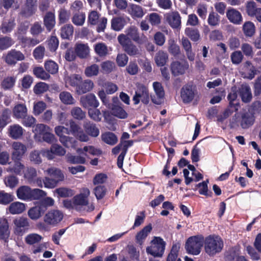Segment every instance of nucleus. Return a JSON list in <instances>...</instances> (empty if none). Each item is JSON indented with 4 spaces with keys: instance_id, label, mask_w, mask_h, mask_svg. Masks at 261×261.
Here are the masks:
<instances>
[{
    "instance_id": "obj_1",
    "label": "nucleus",
    "mask_w": 261,
    "mask_h": 261,
    "mask_svg": "<svg viewBox=\"0 0 261 261\" xmlns=\"http://www.w3.org/2000/svg\"><path fill=\"white\" fill-rule=\"evenodd\" d=\"M254 121L253 114L249 111H245L235 114L230 120L229 126L231 128H235L240 125L242 128L245 129L251 126Z\"/></svg>"
},
{
    "instance_id": "obj_2",
    "label": "nucleus",
    "mask_w": 261,
    "mask_h": 261,
    "mask_svg": "<svg viewBox=\"0 0 261 261\" xmlns=\"http://www.w3.org/2000/svg\"><path fill=\"white\" fill-rule=\"evenodd\" d=\"M90 195V191L87 188H82L80 190L78 194L73 197L72 200H74L75 205V210L81 212L84 210V206H87L86 211L91 212L94 210L93 204H89V197Z\"/></svg>"
},
{
    "instance_id": "obj_3",
    "label": "nucleus",
    "mask_w": 261,
    "mask_h": 261,
    "mask_svg": "<svg viewBox=\"0 0 261 261\" xmlns=\"http://www.w3.org/2000/svg\"><path fill=\"white\" fill-rule=\"evenodd\" d=\"M224 246L222 239L218 236L210 235L204 241L205 252L210 256H213L220 253Z\"/></svg>"
},
{
    "instance_id": "obj_4",
    "label": "nucleus",
    "mask_w": 261,
    "mask_h": 261,
    "mask_svg": "<svg viewBox=\"0 0 261 261\" xmlns=\"http://www.w3.org/2000/svg\"><path fill=\"white\" fill-rule=\"evenodd\" d=\"M118 41L123 50L129 56L139 57L141 55V49L130 40L125 35L121 34L118 36Z\"/></svg>"
},
{
    "instance_id": "obj_5",
    "label": "nucleus",
    "mask_w": 261,
    "mask_h": 261,
    "mask_svg": "<svg viewBox=\"0 0 261 261\" xmlns=\"http://www.w3.org/2000/svg\"><path fill=\"white\" fill-rule=\"evenodd\" d=\"M56 135L59 137L60 142L66 147L74 148L76 141L72 137L65 136L64 134L69 135L70 131L68 128L62 125H58L54 129Z\"/></svg>"
},
{
    "instance_id": "obj_6",
    "label": "nucleus",
    "mask_w": 261,
    "mask_h": 261,
    "mask_svg": "<svg viewBox=\"0 0 261 261\" xmlns=\"http://www.w3.org/2000/svg\"><path fill=\"white\" fill-rule=\"evenodd\" d=\"M166 243L160 237H154L149 246L146 248V252L154 257H162L165 249Z\"/></svg>"
},
{
    "instance_id": "obj_7",
    "label": "nucleus",
    "mask_w": 261,
    "mask_h": 261,
    "mask_svg": "<svg viewBox=\"0 0 261 261\" xmlns=\"http://www.w3.org/2000/svg\"><path fill=\"white\" fill-rule=\"evenodd\" d=\"M202 239L198 237L193 236L189 238L186 242L185 248L187 251L193 255L199 254L202 246Z\"/></svg>"
},
{
    "instance_id": "obj_8",
    "label": "nucleus",
    "mask_w": 261,
    "mask_h": 261,
    "mask_svg": "<svg viewBox=\"0 0 261 261\" xmlns=\"http://www.w3.org/2000/svg\"><path fill=\"white\" fill-rule=\"evenodd\" d=\"M133 100L135 105H138L140 100L144 104L148 103L149 95L147 88L142 84H138Z\"/></svg>"
},
{
    "instance_id": "obj_9",
    "label": "nucleus",
    "mask_w": 261,
    "mask_h": 261,
    "mask_svg": "<svg viewBox=\"0 0 261 261\" xmlns=\"http://www.w3.org/2000/svg\"><path fill=\"white\" fill-rule=\"evenodd\" d=\"M23 177L29 184L35 185L40 188L43 187L41 177H37V172L34 168L28 167L23 171Z\"/></svg>"
},
{
    "instance_id": "obj_10",
    "label": "nucleus",
    "mask_w": 261,
    "mask_h": 261,
    "mask_svg": "<svg viewBox=\"0 0 261 261\" xmlns=\"http://www.w3.org/2000/svg\"><path fill=\"white\" fill-rule=\"evenodd\" d=\"M63 218V214L59 210H51L47 212L44 217V221L47 225L56 226Z\"/></svg>"
},
{
    "instance_id": "obj_11",
    "label": "nucleus",
    "mask_w": 261,
    "mask_h": 261,
    "mask_svg": "<svg viewBox=\"0 0 261 261\" xmlns=\"http://www.w3.org/2000/svg\"><path fill=\"white\" fill-rule=\"evenodd\" d=\"M14 232L18 235H22L29 228L30 223L27 218L18 217L13 220Z\"/></svg>"
},
{
    "instance_id": "obj_12",
    "label": "nucleus",
    "mask_w": 261,
    "mask_h": 261,
    "mask_svg": "<svg viewBox=\"0 0 261 261\" xmlns=\"http://www.w3.org/2000/svg\"><path fill=\"white\" fill-rule=\"evenodd\" d=\"M70 132L81 142H88L90 138L82 128L73 120L69 121Z\"/></svg>"
},
{
    "instance_id": "obj_13",
    "label": "nucleus",
    "mask_w": 261,
    "mask_h": 261,
    "mask_svg": "<svg viewBox=\"0 0 261 261\" xmlns=\"http://www.w3.org/2000/svg\"><path fill=\"white\" fill-rule=\"evenodd\" d=\"M165 18L168 23L173 29H179L181 27V20L180 14L177 11L167 13Z\"/></svg>"
},
{
    "instance_id": "obj_14",
    "label": "nucleus",
    "mask_w": 261,
    "mask_h": 261,
    "mask_svg": "<svg viewBox=\"0 0 261 261\" xmlns=\"http://www.w3.org/2000/svg\"><path fill=\"white\" fill-rule=\"evenodd\" d=\"M12 158L13 160H20L27 151L26 146L19 142H14L12 144Z\"/></svg>"
},
{
    "instance_id": "obj_15",
    "label": "nucleus",
    "mask_w": 261,
    "mask_h": 261,
    "mask_svg": "<svg viewBox=\"0 0 261 261\" xmlns=\"http://www.w3.org/2000/svg\"><path fill=\"white\" fill-rule=\"evenodd\" d=\"M256 70L250 61H246L242 65V76L249 80L253 79L256 74Z\"/></svg>"
},
{
    "instance_id": "obj_16",
    "label": "nucleus",
    "mask_w": 261,
    "mask_h": 261,
    "mask_svg": "<svg viewBox=\"0 0 261 261\" xmlns=\"http://www.w3.org/2000/svg\"><path fill=\"white\" fill-rule=\"evenodd\" d=\"M6 62L9 64H15L17 61H21L24 59V55L20 51L14 49L9 51L4 57Z\"/></svg>"
},
{
    "instance_id": "obj_17",
    "label": "nucleus",
    "mask_w": 261,
    "mask_h": 261,
    "mask_svg": "<svg viewBox=\"0 0 261 261\" xmlns=\"http://www.w3.org/2000/svg\"><path fill=\"white\" fill-rule=\"evenodd\" d=\"M24 129L18 124L10 125L7 130L8 135L14 140L20 139L24 133Z\"/></svg>"
},
{
    "instance_id": "obj_18",
    "label": "nucleus",
    "mask_w": 261,
    "mask_h": 261,
    "mask_svg": "<svg viewBox=\"0 0 261 261\" xmlns=\"http://www.w3.org/2000/svg\"><path fill=\"white\" fill-rule=\"evenodd\" d=\"M81 105L84 108H87L89 107L97 108L99 106V102L95 95L89 94L82 96L80 98Z\"/></svg>"
},
{
    "instance_id": "obj_19",
    "label": "nucleus",
    "mask_w": 261,
    "mask_h": 261,
    "mask_svg": "<svg viewBox=\"0 0 261 261\" xmlns=\"http://www.w3.org/2000/svg\"><path fill=\"white\" fill-rule=\"evenodd\" d=\"M153 87L157 97L151 96L152 101L155 104L160 105L165 94L163 88L162 84L157 82L153 83Z\"/></svg>"
},
{
    "instance_id": "obj_20",
    "label": "nucleus",
    "mask_w": 261,
    "mask_h": 261,
    "mask_svg": "<svg viewBox=\"0 0 261 261\" xmlns=\"http://www.w3.org/2000/svg\"><path fill=\"white\" fill-rule=\"evenodd\" d=\"M181 45L185 51L188 59L191 61L195 59V54L193 51L191 43L186 37H182L180 41Z\"/></svg>"
},
{
    "instance_id": "obj_21",
    "label": "nucleus",
    "mask_w": 261,
    "mask_h": 261,
    "mask_svg": "<svg viewBox=\"0 0 261 261\" xmlns=\"http://www.w3.org/2000/svg\"><path fill=\"white\" fill-rule=\"evenodd\" d=\"M188 68L189 65L187 62L181 63L178 61H175L171 65L172 73L175 76L184 74Z\"/></svg>"
},
{
    "instance_id": "obj_22",
    "label": "nucleus",
    "mask_w": 261,
    "mask_h": 261,
    "mask_svg": "<svg viewBox=\"0 0 261 261\" xmlns=\"http://www.w3.org/2000/svg\"><path fill=\"white\" fill-rule=\"evenodd\" d=\"M45 212V207L39 204L29 209L28 215L31 219L36 220L41 218Z\"/></svg>"
},
{
    "instance_id": "obj_23",
    "label": "nucleus",
    "mask_w": 261,
    "mask_h": 261,
    "mask_svg": "<svg viewBox=\"0 0 261 261\" xmlns=\"http://www.w3.org/2000/svg\"><path fill=\"white\" fill-rule=\"evenodd\" d=\"M12 114L16 119H21L27 116L28 109L25 105L23 103H17L12 109Z\"/></svg>"
},
{
    "instance_id": "obj_24",
    "label": "nucleus",
    "mask_w": 261,
    "mask_h": 261,
    "mask_svg": "<svg viewBox=\"0 0 261 261\" xmlns=\"http://www.w3.org/2000/svg\"><path fill=\"white\" fill-rule=\"evenodd\" d=\"M226 17L231 22L236 24H240L242 22L241 14L233 8L229 9L227 11Z\"/></svg>"
},
{
    "instance_id": "obj_25",
    "label": "nucleus",
    "mask_w": 261,
    "mask_h": 261,
    "mask_svg": "<svg viewBox=\"0 0 261 261\" xmlns=\"http://www.w3.org/2000/svg\"><path fill=\"white\" fill-rule=\"evenodd\" d=\"M83 127L85 131V134L88 136L92 137H97L99 135V129L96 125L89 121H86L84 123Z\"/></svg>"
},
{
    "instance_id": "obj_26",
    "label": "nucleus",
    "mask_w": 261,
    "mask_h": 261,
    "mask_svg": "<svg viewBox=\"0 0 261 261\" xmlns=\"http://www.w3.org/2000/svg\"><path fill=\"white\" fill-rule=\"evenodd\" d=\"M9 223L5 218L0 219V239L6 241L10 236Z\"/></svg>"
},
{
    "instance_id": "obj_27",
    "label": "nucleus",
    "mask_w": 261,
    "mask_h": 261,
    "mask_svg": "<svg viewBox=\"0 0 261 261\" xmlns=\"http://www.w3.org/2000/svg\"><path fill=\"white\" fill-rule=\"evenodd\" d=\"M93 87V82L90 80H86L81 82L76 88V91L78 94H82L91 91Z\"/></svg>"
},
{
    "instance_id": "obj_28",
    "label": "nucleus",
    "mask_w": 261,
    "mask_h": 261,
    "mask_svg": "<svg viewBox=\"0 0 261 261\" xmlns=\"http://www.w3.org/2000/svg\"><path fill=\"white\" fill-rule=\"evenodd\" d=\"M195 95L193 88L190 86L184 87L181 91V97L185 103L191 101Z\"/></svg>"
},
{
    "instance_id": "obj_29",
    "label": "nucleus",
    "mask_w": 261,
    "mask_h": 261,
    "mask_svg": "<svg viewBox=\"0 0 261 261\" xmlns=\"http://www.w3.org/2000/svg\"><path fill=\"white\" fill-rule=\"evenodd\" d=\"M239 95L242 101L249 102L252 99V93L250 87L247 85H242L239 88Z\"/></svg>"
},
{
    "instance_id": "obj_30",
    "label": "nucleus",
    "mask_w": 261,
    "mask_h": 261,
    "mask_svg": "<svg viewBox=\"0 0 261 261\" xmlns=\"http://www.w3.org/2000/svg\"><path fill=\"white\" fill-rule=\"evenodd\" d=\"M75 52L79 57L85 59L89 56L90 48L87 44L79 43L75 45Z\"/></svg>"
},
{
    "instance_id": "obj_31",
    "label": "nucleus",
    "mask_w": 261,
    "mask_h": 261,
    "mask_svg": "<svg viewBox=\"0 0 261 261\" xmlns=\"http://www.w3.org/2000/svg\"><path fill=\"white\" fill-rule=\"evenodd\" d=\"M37 0H27L25 6L22 10V14L25 17L32 15L36 10Z\"/></svg>"
},
{
    "instance_id": "obj_32",
    "label": "nucleus",
    "mask_w": 261,
    "mask_h": 261,
    "mask_svg": "<svg viewBox=\"0 0 261 261\" xmlns=\"http://www.w3.org/2000/svg\"><path fill=\"white\" fill-rule=\"evenodd\" d=\"M48 175L53 177L59 182L64 180V175L62 171L56 167H51L47 169L45 171Z\"/></svg>"
},
{
    "instance_id": "obj_33",
    "label": "nucleus",
    "mask_w": 261,
    "mask_h": 261,
    "mask_svg": "<svg viewBox=\"0 0 261 261\" xmlns=\"http://www.w3.org/2000/svg\"><path fill=\"white\" fill-rule=\"evenodd\" d=\"M31 189L27 186L20 187L17 190L18 198L23 200H30Z\"/></svg>"
},
{
    "instance_id": "obj_34",
    "label": "nucleus",
    "mask_w": 261,
    "mask_h": 261,
    "mask_svg": "<svg viewBox=\"0 0 261 261\" xmlns=\"http://www.w3.org/2000/svg\"><path fill=\"white\" fill-rule=\"evenodd\" d=\"M125 24V19L121 16L115 17L111 21V28L115 31L121 30Z\"/></svg>"
},
{
    "instance_id": "obj_35",
    "label": "nucleus",
    "mask_w": 261,
    "mask_h": 261,
    "mask_svg": "<svg viewBox=\"0 0 261 261\" xmlns=\"http://www.w3.org/2000/svg\"><path fill=\"white\" fill-rule=\"evenodd\" d=\"M152 230V226L149 224L139 231L136 236V240L137 243L142 244L144 240L146 238L148 234Z\"/></svg>"
},
{
    "instance_id": "obj_36",
    "label": "nucleus",
    "mask_w": 261,
    "mask_h": 261,
    "mask_svg": "<svg viewBox=\"0 0 261 261\" xmlns=\"http://www.w3.org/2000/svg\"><path fill=\"white\" fill-rule=\"evenodd\" d=\"M25 209V204L20 202L12 203L9 206L8 210L11 214H19L22 213Z\"/></svg>"
},
{
    "instance_id": "obj_37",
    "label": "nucleus",
    "mask_w": 261,
    "mask_h": 261,
    "mask_svg": "<svg viewBox=\"0 0 261 261\" xmlns=\"http://www.w3.org/2000/svg\"><path fill=\"white\" fill-rule=\"evenodd\" d=\"M112 114L120 119H125L128 116L126 111L119 104H116L113 106L112 108Z\"/></svg>"
},
{
    "instance_id": "obj_38",
    "label": "nucleus",
    "mask_w": 261,
    "mask_h": 261,
    "mask_svg": "<svg viewBox=\"0 0 261 261\" xmlns=\"http://www.w3.org/2000/svg\"><path fill=\"white\" fill-rule=\"evenodd\" d=\"M56 23L55 14L52 12H48L44 17V24L47 30L50 31Z\"/></svg>"
},
{
    "instance_id": "obj_39",
    "label": "nucleus",
    "mask_w": 261,
    "mask_h": 261,
    "mask_svg": "<svg viewBox=\"0 0 261 261\" xmlns=\"http://www.w3.org/2000/svg\"><path fill=\"white\" fill-rule=\"evenodd\" d=\"M101 69L104 74H109L115 70L116 66L113 61L107 60L102 62L100 64Z\"/></svg>"
},
{
    "instance_id": "obj_40",
    "label": "nucleus",
    "mask_w": 261,
    "mask_h": 261,
    "mask_svg": "<svg viewBox=\"0 0 261 261\" xmlns=\"http://www.w3.org/2000/svg\"><path fill=\"white\" fill-rule=\"evenodd\" d=\"M168 59V56L166 52L159 50L155 56L154 61L158 66H163L166 63Z\"/></svg>"
},
{
    "instance_id": "obj_41",
    "label": "nucleus",
    "mask_w": 261,
    "mask_h": 261,
    "mask_svg": "<svg viewBox=\"0 0 261 261\" xmlns=\"http://www.w3.org/2000/svg\"><path fill=\"white\" fill-rule=\"evenodd\" d=\"M185 34L192 41L194 42L198 41L200 38L199 31L196 29L186 28L185 30Z\"/></svg>"
},
{
    "instance_id": "obj_42",
    "label": "nucleus",
    "mask_w": 261,
    "mask_h": 261,
    "mask_svg": "<svg viewBox=\"0 0 261 261\" xmlns=\"http://www.w3.org/2000/svg\"><path fill=\"white\" fill-rule=\"evenodd\" d=\"M76 151L79 154L86 155V152H89L93 155H99L102 152L101 150L96 148L92 146H85L83 149L78 148Z\"/></svg>"
},
{
    "instance_id": "obj_43",
    "label": "nucleus",
    "mask_w": 261,
    "mask_h": 261,
    "mask_svg": "<svg viewBox=\"0 0 261 261\" xmlns=\"http://www.w3.org/2000/svg\"><path fill=\"white\" fill-rule=\"evenodd\" d=\"M129 14L133 18H141L143 17L145 13L143 9L137 5H132L130 6Z\"/></svg>"
},
{
    "instance_id": "obj_44",
    "label": "nucleus",
    "mask_w": 261,
    "mask_h": 261,
    "mask_svg": "<svg viewBox=\"0 0 261 261\" xmlns=\"http://www.w3.org/2000/svg\"><path fill=\"white\" fill-rule=\"evenodd\" d=\"M168 50L173 56H176L180 54L179 46L176 44L173 38L169 39L168 41Z\"/></svg>"
},
{
    "instance_id": "obj_45",
    "label": "nucleus",
    "mask_w": 261,
    "mask_h": 261,
    "mask_svg": "<svg viewBox=\"0 0 261 261\" xmlns=\"http://www.w3.org/2000/svg\"><path fill=\"white\" fill-rule=\"evenodd\" d=\"M44 68L48 73L55 74L58 72V65L54 61L47 60L44 62Z\"/></svg>"
},
{
    "instance_id": "obj_46",
    "label": "nucleus",
    "mask_w": 261,
    "mask_h": 261,
    "mask_svg": "<svg viewBox=\"0 0 261 261\" xmlns=\"http://www.w3.org/2000/svg\"><path fill=\"white\" fill-rule=\"evenodd\" d=\"M125 35L128 38H130L135 42L139 43L140 37L138 29L135 26H131L127 28L125 31Z\"/></svg>"
},
{
    "instance_id": "obj_47",
    "label": "nucleus",
    "mask_w": 261,
    "mask_h": 261,
    "mask_svg": "<svg viewBox=\"0 0 261 261\" xmlns=\"http://www.w3.org/2000/svg\"><path fill=\"white\" fill-rule=\"evenodd\" d=\"M101 139L106 143L113 145L118 142V139L115 135L111 132H106L101 135Z\"/></svg>"
},
{
    "instance_id": "obj_48",
    "label": "nucleus",
    "mask_w": 261,
    "mask_h": 261,
    "mask_svg": "<svg viewBox=\"0 0 261 261\" xmlns=\"http://www.w3.org/2000/svg\"><path fill=\"white\" fill-rule=\"evenodd\" d=\"M86 15L83 12H76L71 18L72 23L76 26H82L85 21Z\"/></svg>"
},
{
    "instance_id": "obj_49",
    "label": "nucleus",
    "mask_w": 261,
    "mask_h": 261,
    "mask_svg": "<svg viewBox=\"0 0 261 261\" xmlns=\"http://www.w3.org/2000/svg\"><path fill=\"white\" fill-rule=\"evenodd\" d=\"M73 31L74 28L71 24H66L61 28V36L63 39H69L72 37Z\"/></svg>"
},
{
    "instance_id": "obj_50",
    "label": "nucleus",
    "mask_w": 261,
    "mask_h": 261,
    "mask_svg": "<svg viewBox=\"0 0 261 261\" xmlns=\"http://www.w3.org/2000/svg\"><path fill=\"white\" fill-rule=\"evenodd\" d=\"M33 73L38 78L42 80L49 79L50 76L42 67H35L33 68Z\"/></svg>"
},
{
    "instance_id": "obj_51",
    "label": "nucleus",
    "mask_w": 261,
    "mask_h": 261,
    "mask_svg": "<svg viewBox=\"0 0 261 261\" xmlns=\"http://www.w3.org/2000/svg\"><path fill=\"white\" fill-rule=\"evenodd\" d=\"M59 98L62 102L65 105H73L75 100L72 95L68 92L63 91L59 94Z\"/></svg>"
},
{
    "instance_id": "obj_52",
    "label": "nucleus",
    "mask_w": 261,
    "mask_h": 261,
    "mask_svg": "<svg viewBox=\"0 0 261 261\" xmlns=\"http://www.w3.org/2000/svg\"><path fill=\"white\" fill-rule=\"evenodd\" d=\"M11 122L10 111L6 109L0 115V128H4Z\"/></svg>"
},
{
    "instance_id": "obj_53",
    "label": "nucleus",
    "mask_w": 261,
    "mask_h": 261,
    "mask_svg": "<svg viewBox=\"0 0 261 261\" xmlns=\"http://www.w3.org/2000/svg\"><path fill=\"white\" fill-rule=\"evenodd\" d=\"M99 67L96 64L88 66L85 69V74L87 77L97 76L99 74Z\"/></svg>"
},
{
    "instance_id": "obj_54",
    "label": "nucleus",
    "mask_w": 261,
    "mask_h": 261,
    "mask_svg": "<svg viewBox=\"0 0 261 261\" xmlns=\"http://www.w3.org/2000/svg\"><path fill=\"white\" fill-rule=\"evenodd\" d=\"M55 193L61 197H72L75 193L73 190L65 187L56 189L55 190Z\"/></svg>"
},
{
    "instance_id": "obj_55",
    "label": "nucleus",
    "mask_w": 261,
    "mask_h": 261,
    "mask_svg": "<svg viewBox=\"0 0 261 261\" xmlns=\"http://www.w3.org/2000/svg\"><path fill=\"white\" fill-rule=\"evenodd\" d=\"M43 238L37 233H30L25 238V242L29 245H34L41 241Z\"/></svg>"
},
{
    "instance_id": "obj_56",
    "label": "nucleus",
    "mask_w": 261,
    "mask_h": 261,
    "mask_svg": "<svg viewBox=\"0 0 261 261\" xmlns=\"http://www.w3.org/2000/svg\"><path fill=\"white\" fill-rule=\"evenodd\" d=\"M96 53L100 57H105L108 53V47L103 43H98L94 46Z\"/></svg>"
},
{
    "instance_id": "obj_57",
    "label": "nucleus",
    "mask_w": 261,
    "mask_h": 261,
    "mask_svg": "<svg viewBox=\"0 0 261 261\" xmlns=\"http://www.w3.org/2000/svg\"><path fill=\"white\" fill-rule=\"evenodd\" d=\"M220 21V16L216 12H211L210 13L208 18V24L212 27H216L219 24Z\"/></svg>"
},
{
    "instance_id": "obj_58",
    "label": "nucleus",
    "mask_w": 261,
    "mask_h": 261,
    "mask_svg": "<svg viewBox=\"0 0 261 261\" xmlns=\"http://www.w3.org/2000/svg\"><path fill=\"white\" fill-rule=\"evenodd\" d=\"M243 29L246 36L251 37L255 33V26L251 21H247L243 25Z\"/></svg>"
},
{
    "instance_id": "obj_59",
    "label": "nucleus",
    "mask_w": 261,
    "mask_h": 261,
    "mask_svg": "<svg viewBox=\"0 0 261 261\" xmlns=\"http://www.w3.org/2000/svg\"><path fill=\"white\" fill-rule=\"evenodd\" d=\"M25 167L23 164L18 161L14 162L13 167H9L7 168L8 172H13L16 174H20L22 170L24 171Z\"/></svg>"
},
{
    "instance_id": "obj_60",
    "label": "nucleus",
    "mask_w": 261,
    "mask_h": 261,
    "mask_svg": "<svg viewBox=\"0 0 261 261\" xmlns=\"http://www.w3.org/2000/svg\"><path fill=\"white\" fill-rule=\"evenodd\" d=\"M107 189L104 186L98 185L93 189V193L97 200L102 199L106 195Z\"/></svg>"
},
{
    "instance_id": "obj_61",
    "label": "nucleus",
    "mask_w": 261,
    "mask_h": 261,
    "mask_svg": "<svg viewBox=\"0 0 261 261\" xmlns=\"http://www.w3.org/2000/svg\"><path fill=\"white\" fill-rule=\"evenodd\" d=\"M82 81V77L79 74H73L66 77V82L73 87H77Z\"/></svg>"
},
{
    "instance_id": "obj_62",
    "label": "nucleus",
    "mask_w": 261,
    "mask_h": 261,
    "mask_svg": "<svg viewBox=\"0 0 261 261\" xmlns=\"http://www.w3.org/2000/svg\"><path fill=\"white\" fill-rule=\"evenodd\" d=\"M14 42L11 38L5 36L0 38V49L5 50L11 46Z\"/></svg>"
},
{
    "instance_id": "obj_63",
    "label": "nucleus",
    "mask_w": 261,
    "mask_h": 261,
    "mask_svg": "<svg viewBox=\"0 0 261 261\" xmlns=\"http://www.w3.org/2000/svg\"><path fill=\"white\" fill-rule=\"evenodd\" d=\"M15 25V23L14 18H11L8 21L4 22L1 28L2 33L6 34L10 32Z\"/></svg>"
},
{
    "instance_id": "obj_64",
    "label": "nucleus",
    "mask_w": 261,
    "mask_h": 261,
    "mask_svg": "<svg viewBox=\"0 0 261 261\" xmlns=\"http://www.w3.org/2000/svg\"><path fill=\"white\" fill-rule=\"evenodd\" d=\"M46 108V104L42 101L34 102L33 107V113L36 116L39 115L42 113Z\"/></svg>"
}]
</instances>
